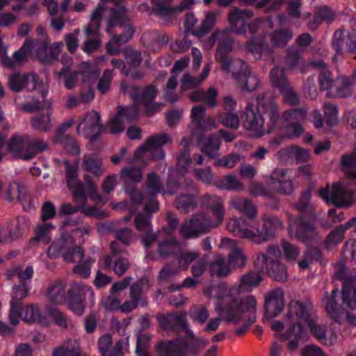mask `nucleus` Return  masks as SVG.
<instances>
[{"label": "nucleus", "instance_id": "obj_47", "mask_svg": "<svg viewBox=\"0 0 356 356\" xmlns=\"http://www.w3.org/2000/svg\"><path fill=\"white\" fill-rule=\"evenodd\" d=\"M104 8L98 5L90 15V22L85 29L88 35H95L98 33Z\"/></svg>", "mask_w": 356, "mask_h": 356}, {"label": "nucleus", "instance_id": "obj_58", "mask_svg": "<svg viewBox=\"0 0 356 356\" xmlns=\"http://www.w3.org/2000/svg\"><path fill=\"white\" fill-rule=\"evenodd\" d=\"M189 317L200 325L204 324L209 317L208 309L202 305L193 306L189 310Z\"/></svg>", "mask_w": 356, "mask_h": 356}, {"label": "nucleus", "instance_id": "obj_11", "mask_svg": "<svg viewBox=\"0 0 356 356\" xmlns=\"http://www.w3.org/2000/svg\"><path fill=\"white\" fill-rule=\"evenodd\" d=\"M262 95L270 99H274L269 92L259 95L257 98V108L254 109L252 104H248L241 117L244 127L248 130L257 131V137L261 136L264 132L263 129L265 120L264 115L268 120L265 111L262 108H260L258 103L259 97Z\"/></svg>", "mask_w": 356, "mask_h": 356}, {"label": "nucleus", "instance_id": "obj_17", "mask_svg": "<svg viewBox=\"0 0 356 356\" xmlns=\"http://www.w3.org/2000/svg\"><path fill=\"white\" fill-rule=\"evenodd\" d=\"M31 288V284L26 282H19L13 288L12 298L10 302L9 319L13 325H17L19 322V316L22 314L23 299L29 295Z\"/></svg>", "mask_w": 356, "mask_h": 356}, {"label": "nucleus", "instance_id": "obj_7", "mask_svg": "<svg viewBox=\"0 0 356 356\" xmlns=\"http://www.w3.org/2000/svg\"><path fill=\"white\" fill-rule=\"evenodd\" d=\"M316 215L311 216L300 215L293 219H290V231L294 233L298 241L305 245H311L318 242L321 238L316 227Z\"/></svg>", "mask_w": 356, "mask_h": 356}, {"label": "nucleus", "instance_id": "obj_28", "mask_svg": "<svg viewBox=\"0 0 356 356\" xmlns=\"http://www.w3.org/2000/svg\"><path fill=\"white\" fill-rule=\"evenodd\" d=\"M82 169L95 177L104 174L102 158L97 153L85 154L83 156Z\"/></svg>", "mask_w": 356, "mask_h": 356}, {"label": "nucleus", "instance_id": "obj_52", "mask_svg": "<svg viewBox=\"0 0 356 356\" xmlns=\"http://www.w3.org/2000/svg\"><path fill=\"white\" fill-rule=\"evenodd\" d=\"M293 33L290 29H278L273 31L270 40L273 47H284L293 38Z\"/></svg>", "mask_w": 356, "mask_h": 356}, {"label": "nucleus", "instance_id": "obj_55", "mask_svg": "<svg viewBox=\"0 0 356 356\" xmlns=\"http://www.w3.org/2000/svg\"><path fill=\"white\" fill-rule=\"evenodd\" d=\"M56 141L61 144L64 149L70 154L78 156L80 154V147L75 138L70 135L63 136L56 138Z\"/></svg>", "mask_w": 356, "mask_h": 356}, {"label": "nucleus", "instance_id": "obj_45", "mask_svg": "<svg viewBox=\"0 0 356 356\" xmlns=\"http://www.w3.org/2000/svg\"><path fill=\"white\" fill-rule=\"evenodd\" d=\"M209 272L213 277L216 276L218 278H222L229 274L230 268L225 259L222 256L218 255L215 261L210 264Z\"/></svg>", "mask_w": 356, "mask_h": 356}, {"label": "nucleus", "instance_id": "obj_4", "mask_svg": "<svg viewBox=\"0 0 356 356\" xmlns=\"http://www.w3.org/2000/svg\"><path fill=\"white\" fill-rule=\"evenodd\" d=\"M258 103L268 118L265 130L267 134L278 130L284 137L293 138L298 137L303 133L302 127L296 121L306 116V109L292 108L286 110L281 115L279 106L274 99L262 95L259 97Z\"/></svg>", "mask_w": 356, "mask_h": 356}, {"label": "nucleus", "instance_id": "obj_5", "mask_svg": "<svg viewBox=\"0 0 356 356\" xmlns=\"http://www.w3.org/2000/svg\"><path fill=\"white\" fill-rule=\"evenodd\" d=\"M207 204L215 220L203 213L194 215L188 222L180 227V234L183 238H197L221 224L225 215L222 199L216 195L208 196Z\"/></svg>", "mask_w": 356, "mask_h": 356}, {"label": "nucleus", "instance_id": "obj_38", "mask_svg": "<svg viewBox=\"0 0 356 356\" xmlns=\"http://www.w3.org/2000/svg\"><path fill=\"white\" fill-rule=\"evenodd\" d=\"M30 222L26 216H19L13 221L9 228V236L13 240L22 237L29 231Z\"/></svg>", "mask_w": 356, "mask_h": 356}, {"label": "nucleus", "instance_id": "obj_44", "mask_svg": "<svg viewBox=\"0 0 356 356\" xmlns=\"http://www.w3.org/2000/svg\"><path fill=\"white\" fill-rule=\"evenodd\" d=\"M31 127L33 129L41 132H47L52 128L51 114L49 111L39 113L31 119Z\"/></svg>", "mask_w": 356, "mask_h": 356}, {"label": "nucleus", "instance_id": "obj_59", "mask_svg": "<svg viewBox=\"0 0 356 356\" xmlns=\"http://www.w3.org/2000/svg\"><path fill=\"white\" fill-rule=\"evenodd\" d=\"M67 187L72 191L74 201L80 202L81 204L85 206V202L89 195L86 191L85 186L83 182L79 180Z\"/></svg>", "mask_w": 356, "mask_h": 356}, {"label": "nucleus", "instance_id": "obj_60", "mask_svg": "<svg viewBox=\"0 0 356 356\" xmlns=\"http://www.w3.org/2000/svg\"><path fill=\"white\" fill-rule=\"evenodd\" d=\"M332 74L328 70H323L318 76L319 88L321 90L326 91V95L332 96V89L334 85V81L331 76Z\"/></svg>", "mask_w": 356, "mask_h": 356}, {"label": "nucleus", "instance_id": "obj_63", "mask_svg": "<svg viewBox=\"0 0 356 356\" xmlns=\"http://www.w3.org/2000/svg\"><path fill=\"white\" fill-rule=\"evenodd\" d=\"M126 66L131 69H136L142 63L141 53L131 48H127L124 51Z\"/></svg>", "mask_w": 356, "mask_h": 356}, {"label": "nucleus", "instance_id": "obj_10", "mask_svg": "<svg viewBox=\"0 0 356 356\" xmlns=\"http://www.w3.org/2000/svg\"><path fill=\"white\" fill-rule=\"evenodd\" d=\"M262 95L270 99H274L269 92L259 95L257 98V108L254 109L252 104H248L241 117L244 127L248 130L257 131V137L261 136L264 132L263 129L265 120L264 115L268 120L265 111L262 108H260L258 103L259 97Z\"/></svg>", "mask_w": 356, "mask_h": 356}, {"label": "nucleus", "instance_id": "obj_61", "mask_svg": "<svg viewBox=\"0 0 356 356\" xmlns=\"http://www.w3.org/2000/svg\"><path fill=\"white\" fill-rule=\"evenodd\" d=\"M84 208L85 206L83 204L75 207L71 204L65 203L60 206L59 214L63 216L71 215L76 213L79 211H81L87 216H94L95 214L96 209L95 207H90L86 208V209H83Z\"/></svg>", "mask_w": 356, "mask_h": 356}, {"label": "nucleus", "instance_id": "obj_64", "mask_svg": "<svg viewBox=\"0 0 356 356\" xmlns=\"http://www.w3.org/2000/svg\"><path fill=\"white\" fill-rule=\"evenodd\" d=\"M29 143V136H13L8 145V150L11 152H26V146Z\"/></svg>", "mask_w": 356, "mask_h": 356}, {"label": "nucleus", "instance_id": "obj_1", "mask_svg": "<svg viewBox=\"0 0 356 356\" xmlns=\"http://www.w3.org/2000/svg\"><path fill=\"white\" fill-rule=\"evenodd\" d=\"M232 205L244 215L234 218L227 223V229L235 236L261 243L274 237L276 232L283 227L282 220L276 216L266 218L261 223L257 220V208L250 200L235 197L232 200Z\"/></svg>", "mask_w": 356, "mask_h": 356}, {"label": "nucleus", "instance_id": "obj_56", "mask_svg": "<svg viewBox=\"0 0 356 356\" xmlns=\"http://www.w3.org/2000/svg\"><path fill=\"white\" fill-rule=\"evenodd\" d=\"M247 49L256 57H261L264 51L269 49L268 44L262 38L252 37L247 43Z\"/></svg>", "mask_w": 356, "mask_h": 356}, {"label": "nucleus", "instance_id": "obj_57", "mask_svg": "<svg viewBox=\"0 0 356 356\" xmlns=\"http://www.w3.org/2000/svg\"><path fill=\"white\" fill-rule=\"evenodd\" d=\"M206 116V109L202 105L194 106L191 112L192 122L196 128L200 129H206L207 125L204 120Z\"/></svg>", "mask_w": 356, "mask_h": 356}, {"label": "nucleus", "instance_id": "obj_36", "mask_svg": "<svg viewBox=\"0 0 356 356\" xmlns=\"http://www.w3.org/2000/svg\"><path fill=\"white\" fill-rule=\"evenodd\" d=\"M129 267L128 260L122 257L106 256L104 261V268L105 270L113 269L118 276L124 274Z\"/></svg>", "mask_w": 356, "mask_h": 356}, {"label": "nucleus", "instance_id": "obj_49", "mask_svg": "<svg viewBox=\"0 0 356 356\" xmlns=\"http://www.w3.org/2000/svg\"><path fill=\"white\" fill-rule=\"evenodd\" d=\"M311 193L307 190L302 193L300 199L295 204V208L300 213V215L311 216L316 215L314 213L312 205L310 203Z\"/></svg>", "mask_w": 356, "mask_h": 356}, {"label": "nucleus", "instance_id": "obj_22", "mask_svg": "<svg viewBox=\"0 0 356 356\" xmlns=\"http://www.w3.org/2000/svg\"><path fill=\"white\" fill-rule=\"evenodd\" d=\"M254 15L251 9H239L233 8L228 14V21L232 31L238 35H244L247 32L245 19H250Z\"/></svg>", "mask_w": 356, "mask_h": 356}, {"label": "nucleus", "instance_id": "obj_15", "mask_svg": "<svg viewBox=\"0 0 356 356\" xmlns=\"http://www.w3.org/2000/svg\"><path fill=\"white\" fill-rule=\"evenodd\" d=\"M120 177L124 182L125 192L130 197L133 204L136 205L143 202V195L136 187V184L142 179L141 170L136 166L124 168L120 171Z\"/></svg>", "mask_w": 356, "mask_h": 356}, {"label": "nucleus", "instance_id": "obj_20", "mask_svg": "<svg viewBox=\"0 0 356 356\" xmlns=\"http://www.w3.org/2000/svg\"><path fill=\"white\" fill-rule=\"evenodd\" d=\"M284 307V292L276 289L266 295L264 302V317L273 318L278 316Z\"/></svg>", "mask_w": 356, "mask_h": 356}, {"label": "nucleus", "instance_id": "obj_34", "mask_svg": "<svg viewBox=\"0 0 356 356\" xmlns=\"http://www.w3.org/2000/svg\"><path fill=\"white\" fill-rule=\"evenodd\" d=\"M72 246V240L69 235L62 234L59 239L51 244L47 250V254L51 259H56L63 255Z\"/></svg>", "mask_w": 356, "mask_h": 356}, {"label": "nucleus", "instance_id": "obj_13", "mask_svg": "<svg viewBox=\"0 0 356 356\" xmlns=\"http://www.w3.org/2000/svg\"><path fill=\"white\" fill-rule=\"evenodd\" d=\"M318 195L327 203L338 209L348 208L352 205L353 191L344 188L338 182L333 183L331 189L329 187L320 188Z\"/></svg>", "mask_w": 356, "mask_h": 356}, {"label": "nucleus", "instance_id": "obj_51", "mask_svg": "<svg viewBox=\"0 0 356 356\" xmlns=\"http://www.w3.org/2000/svg\"><path fill=\"white\" fill-rule=\"evenodd\" d=\"M22 314L19 318H22L24 321L29 323H43L45 318L41 314L40 309L33 305H27L23 307L22 305Z\"/></svg>", "mask_w": 356, "mask_h": 356}, {"label": "nucleus", "instance_id": "obj_24", "mask_svg": "<svg viewBox=\"0 0 356 356\" xmlns=\"http://www.w3.org/2000/svg\"><path fill=\"white\" fill-rule=\"evenodd\" d=\"M234 40L232 38L220 39L216 47L215 59L222 71L229 72L232 63L230 54L233 51Z\"/></svg>", "mask_w": 356, "mask_h": 356}, {"label": "nucleus", "instance_id": "obj_8", "mask_svg": "<svg viewBox=\"0 0 356 356\" xmlns=\"http://www.w3.org/2000/svg\"><path fill=\"white\" fill-rule=\"evenodd\" d=\"M170 141V139L167 134L151 136L143 145L136 149L134 156L137 159L147 158L156 161L163 160L165 156L163 147Z\"/></svg>", "mask_w": 356, "mask_h": 356}, {"label": "nucleus", "instance_id": "obj_43", "mask_svg": "<svg viewBox=\"0 0 356 356\" xmlns=\"http://www.w3.org/2000/svg\"><path fill=\"white\" fill-rule=\"evenodd\" d=\"M216 21V15L214 12L209 11L206 14L205 18L201 22L200 27L191 31V34L198 38L207 35L213 29Z\"/></svg>", "mask_w": 356, "mask_h": 356}, {"label": "nucleus", "instance_id": "obj_37", "mask_svg": "<svg viewBox=\"0 0 356 356\" xmlns=\"http://www.w3.org/2000/svg\"><path fill=\"white\" fill-rule=\"evenodd\" d=\"M179 250V244L177 238L168 236L158 244V252L163 258L176 254Z\"/></svg>", "mask_w": 356, "mask_h": 356}, {"label": "nucleus", "instance_id": "obj_21", "mask_svg": "<svg viewBox=\"0 0 356 356\" xmlns=\"http://www.w3.org/2000/svg\"><path fill=\"white\" fill-rule=\"evenodd\" d=\"M144 284L143 281L134 282L130 286V300L121 304L120 311L122 313H129L136 309L140 305L145 307L147 304V298L143 294Z\"/></svg>", "mask_w": 356, "mask_h": 356}, {"label": "nucleus", "instance_id": "obj_62", "mask_svg": "<svg viewBox=\"0 0 356 356\" xmlns=\"http://www.w3.org/2000/svg\"><path fill=\"white\" fill-rule=\"evenodd\" d=\"M354 86L351 79L349 76H346L342 79L341 86L336 88L335 92H333L332 97L339 98L350 97L354 92Z\"/></svg>", "mask_w": 356, "mask_h": 356}, {"label": "nucleus", "instance_id": "obj_19", "mask_svg": "<svg viewBox=\"0 0 356 356\" xmlns=\"http://www.w3.org/2000/svg\"><path fill=\"white\" fill-rule=\"evenodd\" d=\"M138 118V109L135 107L119 106L114 118L108 122L107 127L112 134H119L124 130L123 120L132 122Z\"/></svg>", "mask_w": 356, "mask_h": 356}, {"label": "nucleus", "instance_id": "obj_41", "mask_svg": "<svg viewBox=\"0 0 356 356\" xmlns=\"http://www.w3.org/2000/svg\"><path fill=\"white\" fill-rule=\"evenodd\" d=\"M262 280V275L259 273L257 272H249L244 275L241 280V284L238 287H236L238 291L233 294V296L237 297L238 300L241 298H245L241 296V291L243 289L248 290L252 286H255L259 284ZM235 288V286H234ZM247 296H245L246 298Z\"/></svg>", "mask_w": 356, "mask_h": 356}, {"label": "nucleus", "instance_id": "obj_14", "mask_svg": "<svg viewBox=\"0 0 356 356\" xmlns=\"http://www.w3.org/2000/svg\"><path fill=\"white\" fill-rule=\"evenodd\" d=\"M87 296L90 298L94 297L92 288L85 284H76L67 291L64 303L75 314L81 316L85 310V300Z\"/></svg>", "mask_w": 356, "mask_h": 356}, {"label": "nucleus", "instance_id": "obj_30", "mask_svg": "<svg viewBox=\"0 0 356 356\" xmlns=\"http://www.w3.org/2000/svg\"><path fill=\"white\" fill-rule=\"evenodd\" d=\"M128 24L129 23L127 8L124 6L113 8L111 10V15L107 22L106 31L113 33L114 28H121Z\"/></svg>", "mask_w": 356, "mask_h": 356}, {"label": "nucleus", "instance_id": "obj_54", "mask_svg": "<svg viewBox=\"0 0 356 356\" xmlns=\"http://www.w3.org/2000/svg\"><path fill=\"white\" fill-rule=\"evenodd\" d=\"M47 149V145L43 140L31 139L29 137L26 152L23 154V158L25 160H30L37 154L40 153Z\"/></svg>", "mask_w": 356, "mask_h": 356}, {"label": "nucleus", "instance_id": "obj_26", "mask_svg": "<svg viewBox=\"0 0 356 356\" xmlns=\"http://www.w3.org/2000/svg\"><path fill=\"white\" fill-rule=\"evenodd\" d=\"M30 78L33 84V89L40 90L43 86L42 83L39 81L36 74L14 73L9 76V86L11 90L15 92L22 91L29 84Z\"/></svg>", "mask_w": 356, "mask_h": 356}, {"label": "nucleus", "instance_id": "obj_33", "mask_svg": "<svg viewBox=\"0 0 356 356\" xmlns=\"http://www.w3.org/2000/svg\"><path fill=\"white\" fill-rule=\"evenodd\" d=\"M156 350L161 356H183V350L177 340H163L156 345Z\"/></svg>", "mask_w": 356, "mask_h": 356}, {"label": "nucleus", "instance_id": "obj_46", "mask_svg": "<svg viewBox=\"0 0 356 356\" xmlns=\"http://www.w3.org/2000/svg\"><path fill=\"white\" fill-rule=\"evenodd\" d=\"M33 39H26L22 47L13 53V56L17 65H23L32 55L33 51Z\"/></svg>", "mask_w": 356, "mask_h": 356}, {"label": "nucleus", "instance_id": "obj_39", "mask_svg": "<svg viewBox=\"0 0 356 356\" xmlns=\"http://www.w3.org/2000/svg\"><path fill=\"white\" fill-rule=\"evenodd\" d=\"M307 248L303 254V258L298 261V266L302 269H307L309 264L318 262L322 264L323 255L321 250L317 247L306 245Z\"/></svg>", "mask_w": 356, "mask_h": 356}, {"label": "nucleus", "instance_id": "obj_9", "mask_svg": "<svg viewBox=\"0 0 356 356\" xmlns=\"http://www.w3.org/2000/svg\"><path fill=\"white\" fill-rule=\"evenodd\" d=\"M262 95L270 99H274L269 92L259 95L257 98V108L254 109L252 104H248L241 117L244 127L248 130L257 131V137L261 136L264 132L263 129L265 120L264 115L268 120L265 111L262 108H260L258 103L259 97Z\"/></svg>", "mask_w": 356, "mask_h": 356}, {"label": "nucleus", "instance_id": "obj_3", "mask_svg": "<svg viewBox=\"0 0 356 356\" xmlns=\"http://www.w3.org/2000/svg\"><path fill=\"white\" fill-rule=\"evenodd\" d=\"M334 278L342 282L341 303L339 304V289H334L330 296L325 293L323 301L325 310L331 319L339 324L347 319L351 324H356V315L351 314L348 309H356V270L348 273L343 266H341L334 273Z\"/></svg>", "mask_w": 356, "mask_h": 356}, {"label": "nucleus", "instance_id": "obj_48", "mask_svg": "<svg viewBox=\"0 0 356 356\" xmlns=\"http://www.w3.org/2000/svg\"><path fill=\"white\" fill-rule=\"evenodd\" d=\"M146 186L149 196H157L164 191L163 184L160 177L154 172L148 174Z\"/></svg>", "mask_w": 356, "mask_h": 356}, {"label": "nucleus", "instance_id": "obj_2", "mask_svg": "<svg viewBox=\"0 0 356 356\" xmlns=\"http://www.w3.org/2000/svg\"><path fill=\"white\" fill-rule=\"evenodd\" d=\"M216 294L218 301L216 305L217 312L227 322L234 325L240 321H244L243 326L238 327L235 333L238 336L245 334L256 321L257 301L253 296H247L245 298L238 300L233 296L238 289L232 287L227 289L225 285H220L217 289Z\"/></svg>", "mask_w": 356, "mask_h": 356}, {"label": "nucleus", "instance_id": "obj_50", "mask_svg": "<svg viewBox=\"0 0 356 356\" xmlns=\"http://www.w3.org/2000/svg\"><path fill=\"white\" fill-rule=\"evenodd\" d=\"M177 209L183 213H187L192 211L197 205V202L194 195L191 194L180 195L176 198Z\"/></svg>", "mask_w": 356, "mask_h": 356}, {"label": "nucleus", "instance_id": "obj_53", "mask_svg": "<svg viewBox=\"0 0 356 356\" xmlns=\"http://www.w3.org/2000/svg\"><path fill=\"white\" fill-rule=\"evenodd\" d=\"M53 356H81L79 345L75 340H70L67 345L56 348Z\"/></svg>", "mask_w": 356, "mask_h": 356}, {"label": "nucleus", "instance_id": "obj_25", "mask_svg": "<svg viewBox=\"0 0 356 356\" xmlns=\"http://www.w3.org/2000/svg\"><path fill=\"white\" fill-rule=\"evenodd\" d=\"M288 169L277 168L270 175L271 187L279 193L284 195H291L293 191L291 179L287 177Z\"/></svg>", "mask_w": 356, "mask_h": 356}, {"label": "nucleus", "instance_id": "obj_27", "mask_svg": "<svg viewBox=\"0 0 356 356\" xmlns=\"http://www.w3.org/2000/svg\"><path fill=\"white\" fill-rule=\"evenodd\" d=\"M240 62L241 63V69L238 73L235 74L238 84L241 86L243 90H254L259 83L257 76L252 73L247 64L242 60H240Z\"/></svg>", "mask_w": 356, "mask_h": 356}, {"label": "nucleus", "instance_id": "obj_40", "mask_svg": "<svg viewBox=\"0 0 356 356\" xmlns=\"http://www.w3.org/2000/svg\"><path fill=\"white\" fill-rule=\"evenodd\" d=\"M65 296V286L60 282L50 284L47 289V298L54 305L64 303Z\"/></svg>", "mask_w": 356, "mask_h": 356}, {"label": "nucleus", "instance_id": "obj_29", "mask_svg": "<svg viewBox=\"0 0 356 356\" xmlns=\"http://www.w3.org/2000/svg\"><path fill=\"white\" fill-rule=\"evenodd\" d=\"M286 338L294 337L289 342L288 348L295 350L298 348L300 341H304L307 335L306 327L301 323L297 321L293 323L286 332Z\"/></svg>", "mask_w": 356, "mask_h": 356}, {"label": "nucleus", "instance_id": "obj_6", "mask_svg": "<svg viewBox=\"0 0 356 356\" xmlns=\"http://www.w3.org/2000/svg\"><path fill=\"white\" fill-rule=\"evenodd\" d=\"M313 305L311 301L292 300L288 305L286 318L289 321H302L307 323L312 334L322 344L329 346L331 339L326 336V327L317 325L312 316Z\"/></svg>", "mask_w": 356, "mask_h": 356}, {"label": "nucleus", "instance_id": "obj_16", "mask_svg": "<svg viewBox=\"0 0 356 356\" xmlns=\"http://www.w3.org/2000/svg\"><path fill=\"white\" fill-rule=\"evenodd\" d=\"M33 40V49L40 63L49 65L58 60L63 47V42H56L49 45V40Z\"/></svg>", "mask_w": 356, "mask_h": 356}, {"label": "nucleus", "instance_id": "obj_32", "mask_svg": "<svg viewBox=\"0 0 356 356\" xmlns=\"http://www.w3.org/2000/svg\"><path fill=\"white\" fill-rule=\"evenodd\" d=\"M263 261L265 263L266 271L269 277H273L278 282H284L287 278V270L285 266L277 261L272 259L268 261L267 256L262 255Z\"/></svg>", "mask_w": 356, "mask_h": 356}, {"label": "nucleus", "instance_id": "obj_35", "mask_svg": "<svg viewBox=\"0 0 356 356\" xmlns=\"http://www.w3.org/2000/svg\"><path fill=\"white\" fill-rule=\"evenodd\" d=\"M170 0H152V12L163 19H172L179 13L177 6H168Z\"/></svg>", "mask_w": 356, "mask_h": 356}, {"label": "nucleus", "instance_id": "obj_42", "mask_svg": "<svg viewBox=\"0 0 356 356\" xmlns=\"http://www.w3.org/2000/svg\"><path fill=\"white\" fill-rule=\"evenodd\" d=\"M209 344V341L202 338H196L193 341L181 342L180 346L183 350V356H196L198 353Z\"/></svg>", "mask_w": 356, "mask_h": 356}, {"label": "nucleus", "instance_id": "obj_23", "mask_svg": "<svg viewBox=\"0 0 356 356\" xmlns=\"http://www.w3.org/2000/svg\"><path fill=\"white\" fill-rule=\"evenodd\" d=\"M156 318L159 326L164 330L177 331L187 326L186 314L182 312H172L165 314H158Z\"/></svg>", "mask_w": 356, "mask_h": 356}, {"label": "nucleus", "instance_id": "obj_18", "mask_svg": "<svg viewBox=\"0 0 356 356\" xmlns=\"http://www.w3.org/2000/svg\"><path fill=\"white\" fill-rule=\"evenodd\" d=\"M99 121V114L95 111H91L83 117L76 127V131L80 134L82 127L84 136L91 142L95 141L103 129V126Z\"/></svg>", "mask_w": 356, "mask_h": 356}, {"label": "nucleus", "instance_id": "obj_31", "mask_svg": "<svg viewBox=\"0 0 356 356\" xmlns=\"http://www.w3.org/2000/svg\"><path fill=\"white\" fill-rule=\"evenodd\" d=\"M203 137H200L198 143L201 145V151L209 156L210 159H214L220 155L219 149L221 140L219 136L216 134H211L204 142H202Z\"/></svg>", "mask_w": 356, "mask_h": 356}, {"label": "nucleus", "instance_id": "obj_12", "mask_svg": "<svg viewBox=\"0 0 356 356\" xmlns=\"http://www.w3.org/2000/svg\"><path fill=\"white\" fill-rule=\"evenodd\" d=\"M270 77L272 86L280 92L286 104L295 106L300 104L299 97L290 86L284 69L274 67L270 72Z\"/></svg>", "mask_w": 356, "mask_h": 356}]
</instances>
